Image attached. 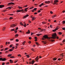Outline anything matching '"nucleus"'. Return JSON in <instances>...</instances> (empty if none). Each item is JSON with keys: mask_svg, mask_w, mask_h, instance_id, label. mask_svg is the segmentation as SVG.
<instances>
[{"mask_svg": "<svg viewBox=\"0 0 65 65\" xmlns=\"http://www.w3.org/2000/svg\"><path fill=\"white\" fill-rule=\"evenodd\" d=\"M43 38H42V40H45V39H46L47 38V39H48V40H50V38H48V37H47V35H45L43 36Z\"/></svg>", "mask_w": 65, "mask_h": 65, "instance_id": "obj_1", "label": "nucleus"}, {"mask_svg": "<svg viewBox=\"0 0 65 65\" xmlns=\"http://www.w3.org/2000/svg\"><path fill=\"white\" fill-rule=\"evenodd\" d=\"M52 37L51 38H52V39H56V37H57V34L56 33H55L53 34L52 35Z\"/></svg>", "mask_w": 65, "mask_h": 65, "instance_id": "obj_2", "label": "nucleus"}, {"mask_svg": "<svg viewBox=\"0 0 65 65\" xmlns=\"http://www.w3.org/2000/svg\"><path fill=\"white\" fill-rule=\"evenodd\" d=\"M38 57H39V58H42L41 56H37V57L35 59V60L37 62H38V59H39V58H38Z\"/></svg>", "mask_w": 65, "mask_h": 65, "instance_id": "obj_3", "label": "nucleus"}, {"mask_svg": "<svg viewBox=\"0 0 65 65\" xmlns=\"http://www.w3.org/2000/svg\"><path fill=\"white\" fill-rule=\"evenodd\" d=\"M58 0H55L54 1V3H53V4L55 5V4H56L57 5V4H58L57 3H57V2H58Z\"/></svg>", "mask_w": 65, "mask_h": 65, "instance_id": "obj_4", "label": "nucleus"}, {"mask_svg": "<svg viewBox=\"0 0 65 65\" xmlns=\"http://www.w3.org/2000/svg\"><path fill=\"white\" fill-rule=\"evenodd\" d=\"M35 62V61L34 60H32V61L31 62H29V63L30 64H32V65H33L34 64V63Z\"/></svg>", "mask_w": 65, "mask_h": 65, "instance_id": "obj_5", "label": "nucleus"}, {"mask_svg": "<svg viewBox=\"0 0 65 65\" xmlns=\"http://www.w3.org/2000/svg\"><path fill=\"white\" fill-rule=\"evenodd\" d=\"M6 60V59L5 58L3 59V58H0V61H4Z\"/></svg>", "mask_w": 65, "mask_h": 65, "instance_id": "obj_6", "label": "nucleus"}, {"mask_svg": "<svg viewBox=\"0 0 65 65\" xmlns=\"http://www.w3.org/2000/svg\"><path fill=\"white\" fill-rule=\"evenodd\" d=\"M59 28V26L57 27H56V28L55 29L53 30V32H56V30H58V28Z\"/></svg>", "mask_w": 65, "mask_h": 65, "instance_id": "obj_7", "label": "nucleus"}, {"mask_svg": "<svg viewBox=\"0 0 65 65\" xmlns=\"http://www.w3.org/2000/svg\"><path fill=\"white\" fill-rule=\"evenodd\" d=\"M17 25H15V24H12V25H11L10 26V27H11V28H13V27H15V26H16Z\"/></svg>", "mask_w": 65, "mask_h": 65, "instance_id": "obj_8", "label": "nucleus"}, {"mask_svg": "<svg viewBox=\"0 0 65 65\" xmlns=\"http://www.w3.org/2000/svg\"><path fill=\"white\" fill-rule=\"evenodd\" d=\"M28 16H29V15L27 14L24 16V17L23 18V19H25V18H26V17H28Z\"/></svg>", "mask_w": 65, "mask_h": 65, "instance_id": "obj_9", "label": "nucleus"}, {"mask_svg": "<svg viewBox=\"0 0 65 65\" xmlns=\"http://www.w3.org/2000/svg\"><path fill=\"white\" fill-rule=\"evenodd\" d=\"M11 4H14V3L12 2L10 3H8V5H10Z\"/></svg>", "mask_w": 65, "mask_h": 65, "instance_id": "obj_10", "label": "nucleus"}, {"mask_svg": "<svg viewBox=\"0 0 65 65\" xmlns=\"http://www.w3.org/2000/svg\"><path fill=\"white\" fill-rule=\"evenodd\" d=\"M26 34H29L30 33V30H28V31L26 32Z\"/></svg>", "mask_w": 65, "mask_h": 65, "instance_id": "obj_11", "label": "nucleus"}, {"mask_svg": "<svg viewBox=\"0 0 65 65\" xmlns=\"http://www.w3.org/2000/svg\"><path fill=\"white\" fill-rule=\"evenodd\" d=\"M4 7V5H0V8H2L3 7Z\"/></svg>", "mask_w": 65, "mask_h": 65, "instance_id": "obj_12", "label": "nucleus"}, {"mask_svg": "<svg viewBox=\"0 0 65 65\" xmlns=\"http://www.w3.org/2000/svg\"><path fill=\"white\" fill-rule=\"evenodd\" d=\"M29 8V7L26 8L25 9V11H27V9Z\"/></svg>", "mask_w": 65, "mask_h": 65, "instance_id": "obj_13", "label": "nucleus"}, {"mask_svg": "<svg viewBox=\"0 0 65 65\" xmlns=\"http://www.w3.org/2000/svg\"><path fill=\"white\" fill-rule=\"evenodd\" d=\"M25 23V22H24V24L23 25L24 27H26V26H27V25H26V24Z\"/></svg>", "mask_w": 65, "mask_h": 65, "instance_id": "obj_14", "label": "nucleus"}, {"mask_svg": "<svg viewBox=\"0 0 65 65\" xmlns=\"http://www.w3.org/2000/svg\"><path fill=\"white\" fill-rule=\"evenodd\" d=\"M42 42L43 43V44H45L46 43V41H42Z\"/></svg>", "mask_w": 65, "mask_h": 65, "instance_id": "obj_15", "label": "nucleus"}, {"mask_svg": "<svg viewBox=\"0 0 65 65\" xmlns=\"http://www.w3.org/2000/svg\"><path fill=\"white\" fill-rule=\"evenodd\" d=\"M18 8H19V9H22V7L19 6L18 7Z\"/></svg>", "mask_w": 65, "mask_h": 65, "instance_id": "obj_16", "label": "nucleus"}, {"mask_svg": "<svg viewBox=\"0 0 65 65\" xmlns=\"http://www.w3.org/2000/svg\"><path fill=\"white\" fill-rule=\"evenodd\" d=\"M9 61L11 63H12L13 62V61H12L11 59H10Z\"/></svg>", "mask_w": 65, "mask_h": 65, "instance_id": "obj_17", "label": "nucleus"}, {"mask_svg": "<svg viewBox=\"0 0 65 65\" xmlns=\"http://www.w3.org/2000/svg\"><path fill=\"white\" fill-rule=\"evenodd\" d=\"M6 28L5 27H3V31H4L5 30Z\"/></svg>", "mask_w": 65, "mask_h": 65, "instance_id": "obj_18", "label": "nucleus"}, {"mask_svg": "<svg viewBox=\"0 0 65 65\" xmlns=\"http://www.w3.org/2000/svg\"><path fill=\"white\" fill-rule=\"evenodd\" d=\"M12 56V54H9L8 55V57H10V56Z\"/></svg>", "mask_w": 65, "mask_h": 65, "instance_id": "obj_19", "label": "nucleus"}, {"mask_svg": "<svg viewBox=\"0 0 65 65\" xmlns=\"http://www.w3.org/2000/svg\"><path fill=\"white\" fill-rule=\"evenodd\" d=\"M25 42H26V41H24L23 43H22V44L23 45H24L25 44Z\"/></svg>", "mask_w": 65, "mask_h": 65, "instance_id": "obj_20", "label": "nucleus"}, {"mask_svg": "<svg viewBox=\"0 0 65 65\" xmlns=\"http://www.w3.org/2000/svg\"><path fill=\"white\" fill-rule=\"evenodd\" d=\"M56 60H57V58H53V60L54 61H56Z\"/></svg>", "mask_w": 65, "mask_h": 65, "instance_id": "obj_21", "label": "nucleus"}, {"mask_svg": "<svg viewBox=\"0 0 65 65\" xmlns=\"http://www.w3.org/2000/svg\"><path fill=\"white\" fill-rule=\"evenodd\" d=\"M9 51H10V52H11V51H13V50H12V49H9Z\"/></svg>", "mask_w": 65, "mask_h": 65, "instance_id": "obj_22", "label": "nucleus"}, {"mask_svg": "<svg viewBox=\"0 0 65 65\" xmlns=\"http://www.w3.org/2000/svg\"><path fill=\"white\" fill-rule=\"evenodd\" d=\"M58 34H59V35H62V32H59L58 33Z\"/></svg>", "mask_w": 65, "mask_h": 65, "instance_id": "obj_23", "label": "nucleus"}, {"mask_svg": "<svg viewBox=\"0 0 65 65\" xmlns=\"http://www.w3.org/2000/svg\"><path fill=\"white\" fill-rule=\"evenodd\" d=\"M19 36V35L18 34H16L15 35V37H16V36H17V37H18Z\"/></svg>", "mask_w": 65, "mask_h": 65, "instance_id": "obj_24", "label": "nucleus"}, {"mask_svg": "<svg viewBox=\"0 0 65 65\" xmlns=\"http://www.w3.org/2000/svg\"><path fill=\"white\" fill-rule=\"evenodd\" d=\"M21 10H18L17 11V12H19L21 11Z\"/></svg>", "mask_w": 65, "mask_h": 65, "instance_id": "obj_25", "label": "nucleus"}, {"mask_svg": "<svg viewBox=\"0 0 65 65\" xmlns=\"http://www.w3.org/2000/svg\"><path fill=\"white\" fill-rule=\"evenodd\" d=\"M31 50L33 52H35V51L34 50V49H33V48H32L31 49Z\"/></svg>", "mask_w": 65, "mask_h": 65, "instance_id": "obj_26", "label": "nucleus"}, {"mask_svg": "<svg viewBox=\"0 0 65 65\" xmlns=\"http://www.w3.org/2000/svg\"><path fill=\"white\" fill-rule=\"evenodd\" d=\"M8 49V48H5V50L4 51H6V50H7Z\"/></svg>", "mask_w": 65, "mask_h": 65, "instance_id": "obj_27", "label": "nucleus"}, {"mask_svg": "<svg viewBox=\"0 0 65 65\" xmlns=\"http://www.w3.org/2000/svg\"><path fill=\"white\" fill-rule=\"evenodd\" d=\"M43 24H46V22H42Z\"/></svg>", "mask_w": 65, "mask_h": 65, "instance_id": "obj_28", "label": "nucleus"}, {"mask_svg": "<svg viewBox=\"0 0 65 65\" xmlns=\"http://www.w3.org/2000/svg\"><path fill=\"white\" fill-rule=\"evenodd\" d=\"M20 25H22V26H24V25L22 22H20Z\"/></svg>", "mask_w": 65, "mask_h": 65, "instance_id": "obj_29", "label": "nucleus"}, {"mask_svg": "<svg viewBox=\"0 0 65 65\" xmlns=\"http://www.w3.org/2000/svg\"><path fill=\"white\" fill-rule=\"evenodd\" d=\"M3 12H5V11H7V10H3Z\"/></svg>", "mask_w": 65, "mask_h": 65, "instance_id": "obj_30", "label": "nucleus"}, {"mask_svg": "<svg viewBox=\"0 0 65 65\" xmlns=\"http://www.w3.org/2000/svg\"><path fill=\"white\" fill-rule=\"evenodd\" d=\"M19 41L18 39H17L16 40V42H18Z\"/></svg>", "mask_w": 65, "mask_h": 65, "instance_id": "obj_31", "label": "nucleus"}, {"mask_svg": "<svg viewBox=\"0 0 65 65\" xmlns=\"http://www.w3.org/2000/svg\"><path fill=\"white\" fill-rule=\"evenodd\" d=\"M34 18L33 17L32 18V21H34Z\"/></svg>", "mask_w": 65, "mask_h": 65, "instance_id": "obj_32", "label": "nucleus"}, {"mask_svg": "<svg viewBox=\"0 0 65 65\" xmlns=\"http://www.w3.org/2000/svg\"><path fill=\"white\" fill-rule=\"evenodd\" d=\"M26 56L27 57V58H29V57H29V55H26Z\"/></svg>", "mask_w": 65, "mask_h": 65, "instance_id": "obj_33", "label": "nucleus"}, {"mask_svg": "<svg viewBox=\"0 0 65 65\" xmlns=\"http://www.w3.org/2000/svg\"><path fill=\"white\" fill-rule=\"evenodd\" d=\"M48 4H49L50 3V1H47Z\"/></svg>", "mask_w": 65, "mask_h": 65, "instance_id": "obj_34", "label": "nucleus"}, {"mask_svg": "<svg viewBox=\"0 0 65 65\" xmlns=\"http://www.w3.org/2000/svg\"><path fill=\"white\" fill-rule=\"evenodd\" d=\"M18 57H21V55L20 54H19V55H18Z\"/></svg>", "mask_w": 65, "mask_h": 65, "instance_id": "obj_35", "label": "nucleus"}, {"mask_svg": "<svg viewBox=\"0 0 65 65\" xmlns=\"http://www.w3.org/2000/svg\"><path fill=\"white\" fill-rule=\"evenodd\" d=\"M14 58V56H11L10 57V58Z\"/></svg>", "mask_w": 65, "mask_h": 65, "instance_id": "obj_36", "label": "nucleus"}, {"mask_svg": "<svg viewBox=\"0 0 65 65\" xmlns=\"http://www.w3.org/2000/svg\"><path fill=\"white\" fill-rule=\"evenodd\" d=\"M14 48V47L13 46L12 47V49L13 50V49Z\"/></svg>", "mask_w": 65, "mask_h": 65, "instance_id": "obj_37", "label": "nucleus"}, {"mask_svg": "<svg viewBox=\"0 0 65 65\" xmlns=\"http://www.w3.org/2000/svg\"><path fill=\"white\" fill-rule=\"evenodd\" d=\"M9 9H11V8H12V7H8Z\"/></svg>", "mask_w": 65, "mask_h": 65, "instance_id": "obj_38", "label": "nucleus"}, {"mask_svg": "<svg viewBox=\"0 0 65 65\" xmlns=\"http://www.w3.org/2000/svg\"><path fill=\"white\" fill-rule=\"evenodd\" d=\"M62 23L63 24H65V21H62Z\"/></svg>", "mask_w": 65, "mask_h": 65, "instance_id": "obj_39", "label": "nucleus"}, {"mask_svg": "<svg viewBox=\"0 0 65 65\" xmlns=\"http://www.w3.org/2000/svg\"><path fill=\"white\" fill-rule=\"evenodd\" d=\"M62 29L63 30H65V28L63 27V28H62Z\"/></svg>", "mask_w": 65, "mask_h": 65, "instance_id": "obj_40", "label": "nucleus"}, {"mask_svg": "<svg viewBox=\"0 0 65 65\" xmlns=\"http://www.w3.org/2000/svg\"><path fill=\"white\" fill-rule=\"evenodd\" d=\"M15 30L14 29H12L11 30V31H14Z\"/></svg>", "mask_w": 65, "mask_h": 65, "instance_id": "obj_41", "label": "nucleus"}, {"mask_svg": "<svg viewBox=\"0 0 65 65\" xmlns=\"http://www.w3.org/2000/svg\"><path fill=\"white\" fill-rule=\"evenodd\" d=\"M36 9H37V8H34V10H36Z\"/></svg>", "mask_w": 65, "mask_h": 65, "instance_id": "obj_42", "label": "nucleus"}, {"mask_svg": "<svg viewBox=\"0 0 65 65\" xmlns=\"http://www.w3.org/2000/svg\"><path fill=\"white\" fill-rule=\"evenodd\" d=\"M12 45H11L10 46V47H12Z\"/></svg>", "mask_w": 65, "mask_h": 65, "instance_id": "obj_43", "label": "nucleus"}, {"mask_svg": "<svg viewBox=\"0 0 65 65\" xmlns=\"http://www.w3.org/2000/svg\"><path fill=\"white\" fill-rule=\"evenodd\" d=\"M37 36H39L40 35H39V34H37Z\"/></svg>", "mask_w": 65, "mask_h": 65, "instance_id": "obj_44", "label": "nucleus"}, {"mask_svg": "<svg viewBox=\"0 0 65 65\" xmlns=\"http://www.w3.org/2000/svg\"><path fill=\"white\" fill-rule=\"evenodd\" d=\"M27 6H28V5H26L25 6H24L23 7H27Z\"/></svg>", "mask_w": 65, "mask_h": 65, "instance_id": "obj_45", "label": "nucleus"}, {"mask_svg": "<svg viewBox=\"0 0 65 65\" xmlns=\"http://www.w3.org/2000/svg\"><path fill=\"white\" fill-rule=\"evenodd\" d=\"M61 59V58H58V61H60Z\"/></svg>", "mask_w": 65, "mask_h": 65, "instance_id": "obj_46", "label": "nucleus"}, {"mask_svg": "<svg viewBox=\"0 0 65 65\" xmlns=\"http://www.w3.org/2000/svg\"><path fill=\"white\" fill-rule=\"evenodd\" d=\"M9 19H13V18L10 17V18Z\"/></svg>", "mask_w": 65, "mask_h": 65, "instance_id": "obj_47", "label": "nucleus"}, {"mask_svg": "<svg viewBox=\"0 0 65 65\" xmlns=\"http://www.w3.org/2000/svg\"><path fill=\"white\" fill-rule=\"evenodd\" d=\"M3 46L2 45H1V48H2V47H3Z\"/></svg>", "mask_w": 65, "mask_h": 65, "instance_id": "obj_48", "label": "nucleus"}, {"mask_svg": "<svg viewBox=\"0 0 65 65\" xmlns=\"http://www.w3.org/2000/svg\"><path fill=\"white\" fill-rule=\"evenodd\" d=\"M28 22H29V23H31V21L30 20H29Z\"/></svg>", "mask_w": 65, "mask_h": 65, "instance_id": "obj_49", "label": "nucleus"}, {"mask_svg": "<svg viewBox=\"0 0 65 65\" xmlns=\"http://www.w3.org/2000/svg\"><path fill=\"white\" fill-rule=\"evenodd\" d=\"M2 65H5V63H4V62L3 63H2Z\"/></svg>", "mask_w": 65, "mask_h": 65, "instance_id": "obj_50", "label": "nucleus"}, {"mask_svg": "<svg viewBox=\"0 0 65 65\" xmlns=\"http://www.w3.org/2000/svg\"><path fill=\"white\" fill-rule=\"evenodd\" d=\"M41 12V11L40 10H39L38 11V12L39 13V12Z\"/></svg>", "mask_w": 65, "mask_h": 65, "instance_id": "obj_51", "label": "nucleus"}, {"mask_svg": "<svg viewBox=\"0 0 65 65\" xmlns=\"http://www.w3.org/2000/svg\"><path fill=\"white\" fill-rule=\"evenodd\" d=\"M31 43V41H29L28 42V43H29V44H30Z\"/></svg>", "mask_w": 65, "mask_h": 65, "instance_id": "obj_52", "label": "nucleus"}, {"mask_svg": "<svg viewBox=\"0 0 65 65\" xmlns=\"http://www.w3.org/2000/svg\"><path fill=\"white\" fill-rule=\"evenodd\" d=\"M50 13H51V14H52L53 13V12H52V11H51L50 12Z\"/></svg>", "mask_w": 65, "mask_h": 65, "instance_id": "obj_53", "label": "nucleus"}, {"mask_svg": "<svg viewBox=\"0 0 65 65\" xmlns=\"http://www.w3.org/2000/svg\"><path fill=\"white\" fill-rule=\"evenodd\" d=\"M50 28H52L53 27H52V25H50Z\"/></svg>", "mask_w": 65, "mask_h": 65, "instance_id": "obj_54", "label": "nucleus"}, {"mask_svg": "<svg viewBox=\"0 0 65 65\" xmlns=\"http://www.w3.org/2000/svg\"><path fill=\"white\" fill-rule=\"evenodd\" d=\"M18 29V27H17L16 29H15V30H17Z\"/></svg>", "mask_w": 65, "mask_h": 65, "instance_id": "obj_55", "label": "nucleus"}, {"mask_svg": "<svg viewBox=\"0 0 65 65\" xmlns=\"http://www.w3.org/2000/svg\"><path fill=\"white\" fill-rule=\"evenodd\" d=\"M15 33L16 34L17 33V31L16 30L15 31Z\"/></svg>", "mask_w": 65, "mask_h": 65, "instance_id": "obj_56", "label": "nucleus"}, {"mask_svg": "<svg viewBox=\"0 0 65 65\" xmlns=\"http://www.w3.org/2000/svg\"><path fill=\"white\" fill-rule=\"evenodd\" d=\"M34 34V33L31 32V35H33V34Z\"/></svg>", "mask_w": 65, "mask_h": 65, "instance_id": "obj_57", "label": "nucleus"}, {"mask_svg": "<svg viewBox=\"0 0 65 65\" xmlns=\"http://www.w3.org/2000/svg\"><path fill=\"white\" fill-rule=\"evenodd\" d=\"M9 15H13V14H9Z\"/></svg>", "mask_w": 65, "mask_h": 65, "instance_id": "obj_58", "label": "nucleus"}, {"mask_svg": "<svg viewBox=\"0 0 65 65\" xmlns=\"http://www.w3.org/2000/svg\"><path fill=\"white\" fill-rule=\"evenodd\" d=\"M29 39H30V40L31 39V37H29Z\"/></svg>", "mask_w": 65, "mask_h": 65, "instance_id": "obj_59", "label": "nucleus"}, {"mask_svg": "<svg viewBox=\"0 0 65 65\" xmlns=\"http://www.w3.org/2000/svg\"><path fill=\"white\" fill-rule=\"evenodd\" d=\"M34 14H37V12H35L34 13Z\"/></svg>", "mask_w": 65, "mask_h": 65, "instance_id": "obj_60", "label": "nucleus"}, {"mask_svg": "<svg viewBox=\"0 0 65 65\" xmlns=\"http://www.w3.org/2000/svg\"><path fill=\"white\" fill-rule=\"evenodd\" d=\"M42 6V5H41H41H39V7H41Z\"/></svg>", "mask_w": 65, "mask_h": 65, "instance_id": "obj_61", "label": "nucleus"}, {"mask_svg": "<svg viewBox=\"0 0 65 65\" xmlns=\"http://www.w3.org/2000/svg\"><path fill=\"white\" fill-rule=\"evenodd\" d=\"M36 44H37V45L38 44V43L37 42H36Z\"/></svg>", "mask_w": 65, "mask_h": 65, "instance_id": "obj_62", "label": "nucleus"}, {"mask_svg": "<svg viewBox=\"0 0 65 65\" xmlns=\"http://www.w3.org/2000/svg\"><path fill=\"white\" fill-rule=\"evenodd\" d=\"M4 50V48L2 49H1V51H3V50Z\"/></svg>", "mask_w": 65, "mask_h": 65, "instance_id": "obj_63", "label": "nucleus"}, {"mask_svg": "<svg viewBox=\"0 0 65 65\" xmlns=\"http://www.w3.org/2000/svg\"><path fill=\"white\" fill-rule=\"evenodd\" d=\"M63 42H65V40H63Z\"/></svg>", "mask_w": 65, "mask_h": 65, "instance_id": "obj_64", "label": "nucleus"}]
</instances>
